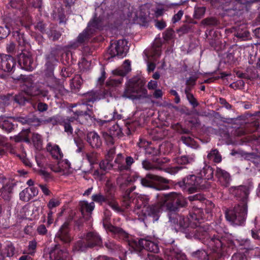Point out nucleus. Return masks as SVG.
Segmentation results:
<instances>
[{"label":"nucleus","instance_id":"obj_35","mask_svg":"<svg viewBox=\"0 0 260 260\" xmlns=\"http://www.w3.org/2000/svg\"><path fill=\"white\" fill-rule=\"evenodd\" d=\"M102 27V20L99 17H97L95 15L93 18L88 22L86 28L89 30H92V32L94 34L97 30L101 29Z\"/></svg>","mask_w":260,"mask_h":260},{"label":"nucleus","instance_id":"obj_51","mask_svg":"<svg viewBox=\"0 0 260 260\" xmlns=\"http://www.w3.org/2000/svg\"><path fill=\"white\" fill-rule=\"evenodd\" d=\"M31 139L36 149L38 150L42 149L43 144L42 136L38 134L34 133Z\"/></svg>","mask_w":260,"mask_h":260},{"label":"nucleus","instance_id":"obj_49","mask_svg":"<svg viewBox=\"0 0 260 260\" xmlns=\"http://www.w3.org/2000/svg\"><path fill=\"white\" fill-rule=\"evenodd\" d=\"M180 140L184 144L192 148L196 149L199 147L198 143L190 136H182Z\"/></svg>","mask_w":260,"mask_h":260},{"label":"nucleus","instance_id":"obj_38","mask_svg":"<svg viewBox=\"0 0 260 260\" xmlns=\"http://www.w3.org/2000/svg\"><path fill=\"white\" fill-rule=\"evenodd\" d=\"M105 247L110 253H115L117 251H121V247L117 244L114 240H107L105 241L103 247Z\"/></svg>","mask_w":260,"mask_h":260},{"label":"nucleus","instance_id":"obj_59","mask_svg":"<svg viewBox=\"0 0 260 260\" xmlns=\"http://www.w3.org/2000/svg\"><path fill=\"white\" fill-rule=\"evenodd\" d=\"M20 200L23 202H28L32 199L31 194L27 188H25L19 193Z\"/></svg>","mask_w":260,"mask_h":260},{"label":"nucleus","instance_id":"obj_53","mask_svg":"<svg viewBox=\"0 0 260 260\" xmlns=\"http://www.w3.org/2000/svg\"><path fill=\"white\" fill-rule=\"evenodd\" d=\"M106 204L116 212H121L122 211L121 208L115 201L114 195L112 193H111V197L109 198Z\"/></svg>","mask_w":260,"mask_h":260},{"label":"nucleus","instance_id":"obj_24","mask_svg":"<svg viewBox=\"0 0 260 260\" xmlns=\"http://www.w3.org/2000/svg\"><path fill=\"white\" fill-rule=\"evenodd\" d=\"M214 169L210 166L204 162L199 168L196 169L194 171L199 177L204 179L206 182L208 183V180H211L214 177Z\"/></svg>","mask_w":260,"mask_h":260},{"label":"nucleus","instance_id":"obj_13","mask_svg":"<svg viewBox=\"0 0 260 260\" xmlns=\"http://www.w3.org/2000/svg\"><path fill=\"white\" fill-rule=\"evenodd\" d=\"M20 68L27 71H32L36 67L31 53L26 50H21L20 53L16 54Z\"/></svg>","mask_w":260,"mask_h":260},{"label":"nucleus","instance_id":"obj_26","mask_svg":"<svg viewBox=\"0 0 260 260\" xmlns=\"http://www.w3.org/2000/svg\"><path fill=\"white\" fill-rule=\"evenodd\" d=\"M85 140L92 149H98L102 146V139L98 133L94 131L88 132Z\"/></svg>","mask_w":260,"mask_h":260},{"label":"nucleus","instance_id":"obj_16","mask_svg":"<svg viewBox=\"0 0 260 260\" xmlns=\"http://www.w3.org/2000/svg\"><path fill=\"white\" fill-rule=\"evenodd\" d=\"M126 42L124 40H118L112 41L110 45L108 47V52L111 57H118L123 58L125 56L124 47Z\"/></svg>","mask_w":260,"mask_h":260},{"label":"nucleus","instance_id":"obj_63","mask_svg":"<svg viewBox=\"0 0 260 260\" xmlns=\"http://www.w3.org/2000/svg\"><path fill=\"white\" fill-rule=\"evenodd\" d=\"M205 11L206 9L204 7L195 8L193 17L196 19H200L204 16Z\"/></svg>","mask_w":260,"mask_h":260},{"label":"nucleus","instance_id":"obj_52","mask_svg":"<svg viewBox=\"0 0 260 260\" xmlns=\"http://www.w3.org/2000/svg\"><path fill=\"white\" fill-rule=\"evenodd\" d=\"M124 162L123 156L121 154H119L117 155L114 160L115 164L113 166L115 170H117L119 172H123L124 168L122 167L124 166Z\"/></svg>","mask_w":260,"mask_h":260},{"label":"nucleus","instance_id":"obj_27","mask_svg":"<svg viewBox=\"0 0 260 260\" xmlns=\"http://www.w3.org/2000/svg\"><path fill=\"white\" fill-rule=\"evenodd\" d=\"M16 185V182L12 180L8 182L0 189L1 196L5 201H9L11 199L14 188Z\"/></svg>","mask_w":260,"mask_h":260},{"label":"nucleus","instance_id":"obj_6","mask_svg":"<svg viewBox=\"0 0 260 260\" xmlns=\"http://www.w3.org/2000/svg\"><path fill=\"white\" fill-rule=\"evenodd\" d=\"M140 178L139 173L137 172L131 173L126 177H119L117 179V183L120 189L124 191L123 194V201H131L132 192L135 189L136 186L133 183Z\"/></svg>","mask_w":260,"mask_h":260},{"label":"nucleus","instance_id":"obj_34","mask_svg":"<svg viewBox=\"0 0 260 260\" xmlns=\"http://www.w3.org/2000/svg\"><path fill=\"white\" fill-rule=\"evenodd\" d=\"M46 35L50 40L55 42L61 37L62 32L57 29L56 25L51 24L49 25L48 30Z\"/></svg>","mask_w":260,"mask_h":260},{"label":"nucleus","instance_id":"obj_10","mask_svg":"<svg viewBox=\"0 0 260 260\" xmlns=\"http://www.w3.org/2000/svg\"><path fill=\"white\" fill-rule=\"evenodd\" d=\"M131 70L130 61L125 60L121 69L113 71L114 76L109 79L107 82V85L109 86H117L121 84L123 78Z\"/></svg>","mask_w":260,"mask_h":260},{"label":"nucleus","instance_id":"obj_9","mask_svg":"<svg viewBox=\"0 0 260 260\" xmlns=\"http://www.w3.org/2000/svg\"><path fill=\"white\" fill-rule=\"evenodd\" d=\"M138 180L144 187L153 188L158 190L169 188L168 185L166 184L169 182L168 179L153 174H148L144 177L140 176Z\"/></svg>","mask_w":260,"mask_h":260},{"label":"nucleus","instance_id":"obj_20","mask_svg":"<svg viewBox=\"0 0 260 260\" xmlns=\"http://www.w3.org/2000/svg\"><path fill=\"white\" fill-rule=\"evenodd\" d=\"M194 159L195 156L193 154L184 155L176 157L174 159V161L178 164V166L170 168L169 169V173L173 174H176L183 168V167L181 166L191 164L194 161Z\"/></svg>","mask_w":260,"mask_h":260},{"label":"nucleus","instance_id":"obj_64","mask_svg":"<svg viewBox=\"0 0 260 260\" xmlns=\"http://www.w3.org/2000/svg\"><path fill=\"white\" fill-rule=\"evenodd\" d=\"M186 97L188 102L192 108H195L199 106V103L192 93L186 95Z\"/></svg>","mask_w":260,"mask_h":260},{"label":"nucleus","instance_id":"obj_44","mask_svg":"<svg viewBox=\"0 0 260 260\" xmlns=\"http://www.w3.org/2000/svg\"><path fill=\"white\" fill-rule=\"evenodd\" d=\"M110 161H108V159L101 161L99 164L100 170H95L94 172V174L100 176L104 175L105 174V172L109 169L111 167V164H110Z\"/></svg>","mask_w":260,"mask_h":260},{"label":"nucleus","instance_id":"obj_3","mask_svg":"<svg viewBox=\"0 0 260 260\" xmlns=\"http://www.w3.org/2000/svg\"><path fill=\"white\" fill-rule=\"evenodd\" d=\"M131 201H123L125 203L126 208L131 207V204L133 203L137 209H141L140 212H137V214H139V216L142 214L144 218L152 217L153 221L158 219L161 210L158 205H148L149 199L145 195L138 196L137 198H134L133 194H131Z\"/></svg>","mask_w":260,"mask_h":260},{"label":"nucleus","instance_id":"obj_42","mask_svg":"<svg viewBox=\"0 0 260 260\" xmlns=\"http://www.w3.org/2000/svg\"><path fill=\"white\" fill-rule=\"evenodd\" d=\"M9 9H11L15 10V13H18L19 12L20 14L21 9L23 7V0H9V3L7 5Z\"/></svg>","mask_w":260,"mask_h":260},{"label":"nucleus","instance_id":"obj_60","mask_svg":"<svg viewBox=\"0 0 260 260\" xmlns=\"http://www.w3.org/2000/svg\"><path fill=\"white\" fill-rule=\"evenodd\" d=\"M210 47L213 50L219 51L221 48V41L217 39L208 38Z\"/></svg>","mask_w":260,"mask_h":260},{"label":"nucleus","instance_id":"obj_39","mask_svg":"<svg viewBox=\"0 0 260 260\" xmlns=\"http://www.w3.org/2000/svg\"><path fill=\"white\" fill-rule=\"evenodd\" d=\"M12 120H13V118H9L0 121V127L7 133L11 132L17 125L16 123L12 122Z\"/></svg>","mask_w":260,"mask_h":260},{"label":"nucleus","instance_id":"obj_21","mask_svg":"<svg viewBox=\"0 0 260 260\" xmlns=\"http://www.w3.org/2000/svg\"><path fill=\"white\" fill-rule=\"evenodd\" d=\"M69 221H66L60 227L56 234V239H58L64 244H69L73 240V238L70 233L71 227L69 225Z\"/></svg>","mask_w":260,"mask_h":260},{"label":"nucleus","instance_id":"obj_41","mask_svg":"<svg viewBox=\"0 0 260 260\" xmlns=\"http://www.w3.org/2000/svg\"><path fill=\"white\" fill-rule=\"evenodd\" d=\"M30 131L29 128L23 129L17 136H15L14 140L15 142H25L27 143L30 142L29 138V134Z\"/></svg>","mask_w":260,"mask_h":260},{"label":"nucleus","instance_id":"obj_57","mask_svg":"<svg viewBox=\"0 0 260 260\" xmlns=\"http://www.w3.org/2000/svg\"><path fill=\"white\" fill-rule=\"evenodd\" d=\"M57 61L51 59H46L45 63L46 70L45 74H54V70Z\"/></svg>","mask_w":260,"mask_h":260},{"label":"nucleus","instance_id":"obj_47","mask_svg":"<svg viewBox=\"0 0 260 260\" xmlns=\"http://www.w3.org/2000/svg\"><path fill=\"white\" fill-rule=\"evenodd\" d=\"M207 158L215 163H219L221 161V155L217 149H212L208 153Z\"/></svg>","mask_w":260,"mask_h":260},{"label":"nucleus","instance_id":"obj_22","mask_svg":"<svg viewBox=\"0 0 260 260\" xmlns=\"http://www.w3.org/2000/svg\"><path fill=\"white\" fill-rule=\"evenodd\" d=\"M168 260H187L186 255L176 246L169 245L164 249Z\"/></svg>","mask_w":260,"mask_h":260},{"label":"nucleus","instance_id":"obj_50","mask_svg":"<svg viewBox=\"0 0 260 260\" xmlns=\"http://www.w3.org/2000/svg\"><path fill=\"white\" fill-rule=\"evenodd\" d=\"M11 146V144L7 142L6 137L0 136V155H5Z\"/></svg>","mask_w":260,"mask_h":260},{"label":"nucleus","instance_id":"obj_58","mask_svg":"<svg viewBox=\"0 0 260 260\" xmlns=\"http://www.w3.org/2000/svg\"><path fill=\"white\" fill-rule=\"evenodd\" d=\"M103 136L108 146L109 147L114 146V144L115 143V139L116 138L115 137L112 135H110V133L107 132H103Z\"/></svg>","mask_w":260,"mask_h":260},{"label":"nucleus","instance_id":"obj_23","mask_svg":"<svg viewBox=\"0 0 260 260\" xmlns=\"http://www.w3.org/2000/svg\"><path fill=\"white\" fill-rule=\"evenodd\" d=\"M84 239L89 248H93L95 247H103L102 238L99 233L95 231L87 233Z\"/></svg>","mask_w":260,"mask_h":260},{"label":"nucleus","instance_id":"obj_1","mask_svg":"<svg viewBox=\"0 0 260 260\" xmlns=\"http://www.w3.org/2000/svg\"><path fill=\"white\" fill-rule=\"evenodd\" d=\"M167 215L171 225L176 232L190 233L191 236L199 240L211 250L208 254L203 249L191 253L194 260H221L225 253L230 254L236 248L238 240L234 241L225 234L214 233L208 224L198 226L197 222L206 218L203 208L193 206L189 212V217L179 213L180 209L185 207L187 203L180 194L175 192L163 194Z\"/></svg>","mask_w":260,"mask_h":260},{"label":"nucleus","instance_id":"obj_40","mask_svg":"<svg viewBox=\"0 0 260 260\" xmlns=\"http://www.w3.org/2000/svg\"><path fill=\"white\" fill-rule=\"evenodd\" d=\"M107 132L117 138H121L124 136L122 128L117 123L113 124L110 126Z\"/></svg>","mask_w":260,"mask_h":260},{"label":"nucleus","instance_id":"obj_62","mask_svg":"<svg viewBox=\"0 0 260 260\" xmlns=\"http://www.w3.org/2000/svg\"><path fill=\"white\" fill-rule=\"evenodd\" d=\"M203 22L205 25L210 26H217L220 23L216 18L213 17L207 18L203 20Z\"/></svg>","mask_w":260,"mask_h":260},{"label":"nucleus","instance_id":"obj_43","mask_svg":"<svg viewBox=\"0 0 260 260\" xmlns=\"http://www.w3.org/2000/svg\"><path fill=\"white\" fill-rule=\"evenodd\" d=\"M82 214L86 212L88 214L91 215L95 208V204L93 202L88 203L86 201H83L80 203Z\"/></svg>","mask_w":260,"mask_h":260},{"label":"nucleus","instance_id":"obj_56","mask_svg":"<svg viewBox=\"0 0 260 260\" xmlns=\"http://www.w3.org/2000/svg\"><path fill=\"white\" fill-rule=\"evenodd\" d=\"M35 29L40 31L43 34H46L49 26L48 23L43 20H39L35 26Z\"/></svg>","mask_w":260,"mask_h":260},{"label":"nucleus","instance_id":"obj_55","mask_svg":"<svg viewBox=\"0 0 260 260\" xmlns=\"http://www.w3.org/2000/svg\"><path fill=\"white\" fill-rule=\"evenodd\" d=\"M234 36L239 41H246L250 37V33L247 30H238L235 32Z\"/></svg>","mask_w":260,"mask_h":260},{"label":"nucleus","instance_id":"obj_11","mask_svg":"<svg viewBox=\"0 0 260 260\" xmlns=\"http://www.w3.org/2000/svg\"><path fill=\"white\" fill-rule=\"evenodd\" d=\"M111 94L110 91L107 89H103L99 91L91 90L84 94L82 104L90 107L94 102L111 96Z\"/></svg>","mask_w":260,"mask_h":260},{"label":"nucleus","instance_id":"obj_18","mask_svg":"<svg viewBox=\"0 0 260 260\" xmlns=\"http://www.w3.org/2000/svg\"><path fill=\"white\" fill-rule=\"evenodd\" d=\"M45 80L48 86L54 88L55 96L59 95H63L65 93V89L60 84V81L54 76V74H45Z\"/></svg>","mask_w":260,"mask_h":260},{"label":"nucleus","instance_id":"obj_37","mask_svg":"<svg viewBox=\"0 0 260 260\" xmlns=\"http://www.w3.org/2000/svg\"><path fill=\"white\" fill-rule=\"evenodd\" d=\"M88 249H89V247H88L85 239L78 240L74 243L73 246V251L74 252H85Z\"/></svg>","mask_w":260,"mask_h":260},{"label":"nucleus","instance_id":"obj_48","mask_svg":"<svg viewBox=\"0 0 260 260\" xmlns=\"http://www.w3.org/2000/svg\"><path fill=\"white\" fill-rule=\"evenodd\" d=\"M147 146L141 145L140 147H146L145 148V154L149 156H156L159 153V147H155L151 145V143L149 144L148 142H147Z\"/></svg>","mask_w":260,"mask_h":260},{"label":"nucleus","instance_id":"obj_33","mask_svg":"<svg viewBox=\"0 0 260 260\" xmlns=\"http://www.w3.org/2000/svg\"><path fill=\"white\" fill-rule=\"evenodd\" d=\"M67 221H69V225L73 228V230L76 232H80L83 230L84 222L82 218L78 219H74L72 215H70L67 219Z\"/></svg>","mask_w":260,"mask_h":260},{"label":"nucleus","instance_id":"obj_30","mask_svg":"<svg viewBox=\"0 0 260 260\" xmlns=\"http://www.w3.org/2000/svg\"><path fill=\"white\" fill-rule=\"evenodd\" d=\"M75 121V117L63 116V118L58 119L59 125L63 126L64 132L69 135H72L73 133L72 125Z\"/></svg>","mask_w":260,"mask_h":260},{"label":"nucleus","instance_id":"obj_29","mask_svg":"<svg viewBox=\"0 0 260 260\" xmlns=\"http://www.w3.org/2000/svg\"><path fill=\"white\" fill-rule=\"evenodd\" d=\"M215 176L222 186L228 187L230 185L232 180L230 174L226 171L217 167Z\"/></svg>","mask_w":260,"mask_h":260},{"label":"nucleus","instance_id":"obj_45","mask_svg":"<svg viewBox=\"0 0 260 260\" xmlns=\"http://www.w3.org/2000/svg\"><path fill=\"white\" fill-rule=\"evenodd\" d=\"M13 37L16 39L19 46H25L28 43L25 35L21 30L13 31Z\"/></svg>","mask_w":260,"mask_h":260},{"label":"nucleus","instance_id":"obj_2","mask_svg":"<svg viewBox=\"0 0 260 260\" xmlns=\"http://www.w3.org/2000/svg\"><path fill=\"white\" fill-rule=\"evenodd\" d=\"M23 91L18 94L8 93L0 96V102L4 106H8L12 103H16L19 106H24L26 103L31 102V97H36L40 100L48 96L49 92L47 90L39 87L30 79H26L24 81Z\"/></svg>","mask_w":260,"mask_h":260},{"label":"nucleus","instance_id":"obj_32","mask_svg":"<svg viewBox=\"0 0 260 260\" xmlns=\"http://www.w3.org/2000/svg\"><path fill=\"white\" fill-rule=\"evenodd\" d=\"M46 149L54 159L59 160L62 158L63 155L58 145L55 144L52 146L49 143L46 146Z\"/></svg>","mask_w":260,"mask_h":260},{"label":"nucleus","instance_id":"obj_19","mask_svg":"<svg viewBox=\"0 0 260 260\" xmlns=\"http://www.w3.org/2000/svg\"><path fill=\"white\" fill-rule=\"evenodd\" d=\"M16 66L14 58L11 55L0 54V69L7 73L14 72Z\"/></svg>","mask_w":260,"mask_h":260},{"label":"nucleus","instance_id":"obj_14","mask_svg":"<svg viewBox=\"0 0 260 260\" xmlns=\"http://www.w3.org/2000/svg\"><path fill=\"white\" fill-rule=\"evenodd\" d=\"M230 190L238 201V204H240V206L248 208L247 204L249 201V190L246 186L240 185L237 187H231Z\"/></svg>","mask_w":260,"mask_h":260},{"label":"nucleus","instance_id":"obj_25","mask_svg":"<svg viewBox=\"0 0 260 260\" xmlns=\"http://www.w3.org/2000/svg\"><path fill=\"white\" fill-rule=\"evenodd\" d=\"M92 107V106H90V107L87 106L86 111L78 110L74 112V115L77 116V117H75V121L83 124L85 123L86 121L88 119H91L94 115Z\"/></svg>","mask_w":260,"mask_h":260},{"label":"nucleus","instance_id":"obj_17","mask_svg":"<svg viewBox=\"0 0 260 260\" xmlns=\"http://www.w3.org/2000/svg\"><path fill=\"white\" fill-rule=\"evenodd\" d=\"M50 260H71V256L65 248L59 244H55L49 251Z\"/></svg>","mask_w":260,"mask_h":260},{"label":"nucleus","instance_id":"obj_12","mask_svg":"<svg viewBox=\"0 0 260 260\" xmlns=\"http://www.w3.org/2000/svg\"><path fill=\"white\" fill-rule=\"evenodd\" d=\"M131 243L132 250L135 251L141 252L144 249L154 253H158L159 251L157 243L146 239H137V241H132Z\"/></svg>","mask_w":260,"mask_h":260},{"label":"nucleus","instance_id":"obj_5","mask_svg":"<svg viewBox=\"0 0 260 260\" xmlns=\"http://www.w3.org/2000/svg\"><path fill=\"white\" fill-rule=\"evenodd\" d=\"M177 184L183 191L190 194L206 189L210 186L209 183L206 182L204 179L199 177L197 174L184 177L181 181L178 182Z\"/></svg>","mask_w":260,"mask_h":260},{"label":"nucleus","instance_id":"obj_61","mask_svg":"<svg viewBox=\"0 0 260 260\" xmlns=\"http://www.w3.org/2000/svg\"><path fill=\"white\" fill-rule=\"evenodd\" d=\"M82 84V79L80 76H77L72 79L71 86L72 88L79 89Z\"/></svg>","mask_w":260,"mask_h":260},{"label":"nucleus","instance_id":"obj_46","mask_svg":"<svg viewBox=\"0 0 260 260\" xmlns=\"http://www.w3.org/2000/svg\"><path fill=\"white\" fill-rule=\"evenodd\" d=\"M19 17V15L17 14H15L14 15V17L11 18L10 16H6L4 18V22L5 23V27L7 28H8L10 31L11 29H13L15 25V21L16 18H18Z\"/></svg>","mask_w":260,"mask_h":260},{"label":"nucleus","instance_id":"obj_4","mask_svg":"<svg viewBox=\"0 0 260 260\" xmlns=\"http://www.w3.org/2000/svg\"><path fill=\"white\" fill-rule=\"evenodd\" d=\"M145 81L139 77H135L128 81L122 97L132 100H139L142 98H146L147 90L145 87Z\"/></svg>","mask_w":260,"mask_h":260},{"label":"nucleus","instance_id":"obj_28","mask_svg":"<svg viewBox=\"0 0 260 260\" xmlns=\"http://www.w3.org/2000/svg\"><path fill=\"white\" fill-rule=\"evenodd\" d=\"M107 189L106 190V194L103 195L101 193L93 194L91 197V200L94 203H98L100 205H102L103 203L107 204L109 198L111 197V190L112 185H109L108 183L106 184Z\"/></svg>","mask_w":260,"mask_h":260},{"label":"nucleus","instance_id":"obj_7","mask_svg":"<svg viewBox=\"0 0 260 260\" xmlns=\"http://www.w3.org/2000/svg\"><path fill=\"white\" fill-rule=\"evenodd\" d=\"M247 211V208L240 206V204H237L233 208L226 211L225 218L233 225H242L246 221Z\"/></svg>","mask_w":260,"mask_h":260},{"label":"nucleus","instance_id":"obj_36","mask_svg":"<svg viewBox=\"0 0 260 260\" xmlns=\"http://www.w3.org/2000/svg\"><path fill=\"white\" fill-rule=\"evenodd\" d=\"M91 31L92 30H89L87 28L84 29L77 37V39H78V42L81 44H85L89 42L94 35Z\"/></svg>","mask_w":260,"mask_h":260},{"label":"nucleus","instance_id":"obj_54","mask_svg":"<svg viewBox=\"0 0 260 260\" xmlns=\"http://www.w3.org/2000/svg\"><path fill=\"white\" fill-rule=\"evenodd\" d=\"M60 53V49L55 47L52 48L50 53L46 55V59H51L58 62Z\"/></svg>","mask_w":260,"mask_h":260},{"label":"nucleus","instance_id":"obj_31","mask_svg":"<svg viewBox=\"0 0 260 260\" xmlns=\"http://www.w3.org/2000/svg\"><path fill=\"white\" fill-rule=\"evenodd\" d=\"M188 199L190 201H199L200 203L204 202L206 201V204H207V202L209 203V207L205 208V212L206 214H211L212 213V209L214 207V204L210 202L209 201H207L203 194L201 193H197L194 195L190 196L188 197Z\"/></svg>","mask_w":260,"mask_h":260},{"label":"nucleus","instance_id":"obj_15","mask_svg":"<svg viewBox=\"0 0 260 260\" xmlns=\"http://www.w3.org/2000/svg\"><path fill=\"white\" fill-rule=\"evenodd\" d=\"M108 230L111 233L114 238L126 242L132 250V246L131 243L132 241H137V239L132 238L128 233L120 227L110 225L108 226Z\"/></svg>","mask_w":260,"mask_h":260},{"label":"nucleus","instance_id":"obj_8","mask_svg":"<svg viewBox=\"0 0 260 260\" xmlns=\"http://www.w3.org/2000/svg\"><path fill=\"white\" fill-rule=\"evenodd\" d=\"M260 2V0H231L225 3L223 7L225 14L233 17L241 14V11L246 8L251 3Z\"/></svg>","mask_w":260,"mask_h":260}]
</instances>
